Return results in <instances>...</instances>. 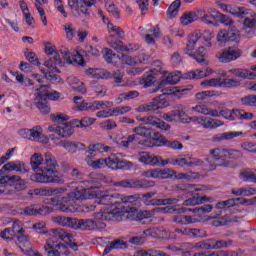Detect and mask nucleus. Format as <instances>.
I'll return each instance as SVG.
<instances>
[{
	"instance_id": "obj_1",
	"label": "nucleus",
	"mask_w": 256,
	"mask_h": 256,
	"mask_svg": "<svg viewBox=\"0 0 256 256\" xmlns=\"http://www.w3.org/2000/svg\"><path fill=\"white\" fill-rule=\"evenodd\" d=\"M45 53L46 55H53L54 57L46 60L44 62V66L47 69H50L53 73H61L58 67H63L65 63L68 65H73V63H77L80 67H85V59L79 52H76V55L71 59V52L69 48L61 47L59 51L55 45L51 44V42H46L45 44Z\"/></svg>"
},
{
	"instance_id": "obj_2",
	"label": "nucleus",
	"mask_w": 256,
	"mask_h": 256,
	"mask_svg": "<svg viewBox=\"0 0 256 256\" xmlns=\"http://www.w3.org/2000/svg\"><path fill=\"white\" fill-rule=\"evenodd\" d=\"M50 233H52V237L49 238L44 245L45 253L48 256H67L71 253L69 251V247L74 251L79 249L77 243L73 242V234H71V231L65 228H53L50 230ZM56 238L61 239V241H64V243H67L69 247H67V245L64 243H57Z\"/></svg>"
},
{
	"instance_id": "obj_3",
	"label": "nucleus",
	"mask_w": 256,
	"mask_h": 256,
	"mask_svg": "<svg viewBox=\"0 0 256 256\" xmlns=\"http://www.w3.org/2000/svg\"><path fill=\"white\" fill-rule=\"evenodd\" d=\"M57 167V160L51 152L45 153V158L40 167V173L32 174L30 179L36 183H56L58 185H63L65 180L63 179V174H60L55 170Z\"/></svg>"
},
{
	"instance_id": "obj_4",
	"label": "nucleus",
	"mask_w": 256,
	"mask_h": 256,
	"mask_svg": "<svg viewBox=\"0 0 256 256\" xmlns=\"http://www.w3.org/2000/svg\"><path fill=\"white\" fill-rule=\"evenodd\" d=\"M86 199H96L98 205H121L127 203V198L121 197V194H109V191L93 190L86 188Z\"/></svg>"
},
{
	"instance_id": "obj_5",
	"label": "nucleus",
	"mask_w": 256,
	"mask_h": 256,
	"mask_svg": "<svg viewBox=\"0 0 256 256\" xmlns=\"http://www.w3.org/2000/svg\"><path fill=\"white\" fill-rule=\"evenodd\" d=\"M210 155L216 161L215 167H231V161L227 159H241L243 152L236 149L215 148L210 150Z\"/></svg>"
},
{
	"instance_id": "obj_6",
	"label": "nucleus",
	"mask_w": 256,
	"mask_h": 256,
	"mask_svg": "<svg viewBox=\"0 0 256 256\" xmlns=\"http://www.w3.org/2000/svg\"><path fill=\"white\" fill-rule=\"evenodd\" d=\"M61 95L57 91L52 92H41L39 95H36L34 99V105L39 109L42 115H49L51 113V106L47 99L51 101H57Z\"/></svg>"
},
{
	"instance_id": "obj_7",
	"label": "nucleus",
	"mask_w": 256,
	"mask_h": 256,
	"mask_svg": "<svg viewBox=\"0 0 256 256\" xmlns=\"http://www.w3.org/2000/svg\"><path fill=\"white\" fill-rule=\"evenodd\" d=\"M215 37V34L209 31H204L201 34L199 31H196L188 36L187 43H186V53L187 55H191L193 49H195V45H197V41L199 39H204L205 42H202L205 47H212L211 39Z\"/></svg>"
},
{
	"instance_id": "obj_8",
	"label": "nucleus",
	"mask_w": 256,
	"mask_h": 256,
	"mask_svg": "<svg viewBox=\"0 0 256 256\" xmlns=\"http://www.w3.org/2000/svg\"><path fill=\"white\" fill-rule=\"evenodd\" d=\"M86 75H91L93 79H114L116 83H123V72L116 70L111 72L101 68H88L85 70Z\"/></svg>"
},
{
	"instance_id": "obj_9",
	"label": "nucleus",
	"mask_w": 256,
	"mask_h": 256,
	"mask_svg": "<svg viewBox=\"0 0 256 256\" xmlns=\"http://www.w3.org/2000/svg\"><path fill=\"white\" fill-rule=\"evenodd\" d=\"M114 187H123L124 189H148L155 187V182L146 179H125L114 182Z\"/></svg>"
},
{
	"instance_id": "obj_10",
	"label": "nucleus",
	"mask_w": 256,
	"mask_h": 256,
	"mask_svg": "<svg viewBox=\"0 0 256 256\" xmlns=\"http://www.w3.org/2000/svg\"><path fill=\"white\" fill-rule=\"evenodd\" d=\"M123 217H129V212L125 208L116 207L112 211L98 212L96 219L102 221H120Z\"/></svg>"
},
{
	"instance_id": "obj_11",
	"label": "nucleus",
	"mask_w": 256,
	"mask_h": 256,
	"mask_svg": "<svg viewBox=\"0 0 256 256\" xmlns=\"http://www.w3.org/2000/svg\"><path fill=\"white\" fill-rule=\"evenodd\" d=\"M11 236L17 237L19 241V247L20 249H23V247H30L31 242L28 235H25V229H23V226L21 224V221H15L12 224V230H11Z\"/></svg>"
},
{
	"instance_id": "obj_12",
	"label": "nucleus",
	"mask_w": 256,
	"mask_h": 256,
	"mask_svg": "<svg viewBox=\"0 0 256 256\" xmlns=\"http://www.w3.org/2000/svg\"><path fill=\"white\" fill-rule=\"evenodd\" d=\"M53 213V208L49 206H41L39 204H33L19 209L20 215L37 216V215H49Z\"/></svg>"
},
{
	"instance_id": "obj_13",
	"label": "nucleus",
	"mask_w": 256,
	"mask_h": 256,
	"mask_svg": "<svg viewBox=\"0 0 256 256\" xmlns=\"http://www.w3.org/2000/svg\"><path fill=\"white\" fill-rule=\"evenodd\" d=\"M139 161L140 163H145V165H153L156 167H165V165H168L167 159L163 160L161 156L151 155L149 152H142Z\"/></svg>"
},
{
	"instance_id": "obj_14",
	"label": "nucleus",
	"mask_w": 256,
	"mask_h": 256,
	"mask_svg": "<svg viewBox=\"0 0 256 256\" xmlns=\"http://www.w3.org/2000/svg\"><path fill=\"white\" fill-rule=\"evenodd\" d=\"M100 222L93 219H77L75 218L74 229H80V231H96L99 229Z\"/></svg>"
},
{
	"instance_id": "obj_15",
	"label": "nucleus",
	"mask_w": 256,
	"mask_h": 256,
	"mask_svg": "<svg viewBox=\"0 0 256 256\" xmlns=\"http://www.w3.org/2000/svg\"><path fill=\"white\" fill-rule=\"evenodd\" d=\"M243 54L241 49L228 48L218 55L220 63H231V61H237Z\"/></svg>"
},
{
	"instance_id": "obj_16",
	"label": "nucleus",
	"mask_w": 256,
	"mask_h": 256,
	"mask_svg": "<svg viewBox=\"0 0 256 256\" xmlns=\"http://www.w3.org/2000/svg\"><path fill=\"white\" fill-rule=\"evenodd\" d=\"M48 131L57 133V135L63 138L71 137L74 133V130L72 129L71 124H68V122L62 123L58 126L57 125L49 126Z\"/></svg>"
},
{
	"instance_id": "obj_17",
	"label": "nucleus",
	"mask_w": 256,
	"mask_h": 256,
	"mask_svg": "<svg viewBox=\"0 0 256 256\" xmlns=\"http://www.w3.org/2000/svg\"><path fill=\"white\" fill-rule=\"evenodd\" d=\"M172 118L174 121H178L179 123H191V119L185 113V106L183 104H178L174 107L172 111Z\"/></svg>"
},
{
	"instance_id": "obj_18",
	"label": "nucleus",
	"mask_w": 256,
	"mask_h": 256,
	"mask_svg": "<svg viewBox=\"0 0 256 256\" xmlns=\"http://www.w3.org/2000/svg\"><path fill=\"white\" fill-rule=\"evenodd\" d=\"M87 199V188H76L74 192L68 193L66 196L62 197V203H69V201H80Z\"/></svg>"
},
{
	"instance_id": "obj_19",
	"label": "nucleus",
	"mask_w": 256,
	"mask_h": 256,
	"mask_svg": "<svg viewBox=\"0 0 256 256\" xmlns=\"http://www.w3.org/2000/svg\"><path fill=\"white\" fill-rule=\"evenodd\" d=\"M166 161L168 164L170 163V165H175L176 167H184V165H187V167H193L201 163V161L195 158H168Z\"/></svg>"
},
{
	"instance_id": "obj_20",
	"label": "nucleus",
	"mask_w": 256,
	"mask_h": 256,
	"mask_svg": "<svg viewBox=\"0 0 256 256\" xmlns=\"http://www.w3.org/2000/svg\"><path fill=\"white\" fill-rule=\"evenodd\" d=\"M65 191H67L65 188H36L34 189V195H39L40 197H51L52 195H59Z\"/></svg>"
},
{
	"instance_id": "obj_21",
	"label": "nucleus",
	"mask_w": 256,
	"mask_h": 256,
	"mask_svg": "<svg viewBox=\"0 0 256 256\" xmlns=\"http://www.w3.org/2000/svg\"><path fill=\"white\" fill-rule=\"evenodd\" d=\"M181 81V77L176 73H170L165 79L161 80L156 88H153L150 93H157L163 85H177Z\"/></svg>"
},
{
	"instance_id": "obj_22",
	"label": "nucleus",
	"mask_w": 256,
	"mask_h": 256,
	"mask_svg": "<svg viewBox=\"0 0 256 256\" xmlns=\"http://www.w3.org/2000/svg\"><path fill=\"white\" fill-rule=\"evenodd\" d=\"M3 171H17V173H27L29 168L25 162L15 161V162H8L2 167Z\"/></svg>"
},
{
	"instance_id": "obj_23",
	"label": "nucleus",
	"mask_w": 256,
	"mask_h": 256,
	"mask_svg": "<svg viewBox=\"0 0 256 256\" xmlns=\"http://www.w3.org/2000/svg\"><path fill=\"white\" fill-rule=\"evenodd\" d=\"M111 149L110 146H105L101 143L98 144H90L87 150V153L90 155L86 159H91L92 157H95L97 153H109V150Z\"/></svg>"
},
{
	"instance_id": "obj_24",
	"label": "nucleus",
	"mask_w": 256,
	"mask_h": 256,
	"mask_svg": "<svg viewBox=\"0 0 256 256\" xmlns=\"http://www.w3.org/2000/svg\"><path fill=\"white\" fill-rule=\"evenodd\" d=\"M156 75L157 73L155 72V70L145 72L140 78V85H143V87H153L155 81H157Z\"/></svg>"
},
{
	"instance_id": "obj_25",
	"label": "nucleus",
	"mask_w": 256,
	"mask_h": 256,
	"mask_svg": "<svg viewBox=\"0 0 256 256\" xmlns=\"http://www.w3.org/2000/svg\"><path fill=\"white\" fill-rule=\"evenodd\" d=\"M192 111L200 113V115H209L210 117H219V110L212 109L205 104H199L192 107Z\"/></svg>"
},
{
	"instance_id": "obj_26",
	"label": "nucleus",
	"mask_w": 256,
	"mask_h": 256,
	"mask_svg": "<svg viewBox=\"0 0 256 256\" xmlns=\"http://www.w3.org/2000/svg\"><path fill=\"white\" fill-rule=\"evenodd\" d=\"M218 5L222 11H227L236 17H245V15H249V9H246L245 7H234L229 9L224 3H219Z\"/></svg>"
},
{
	"instance_id": "obj_27",
	"label": "nucleus",
	"mask_w": 256,
	"mask_h": 256,
	"mask_svg": "<svg viewBox=\"0 0 256 256\" xmlns=\"http://www.w3.org/2000/svg\"><path fill=\"white\" fill-rule=\"evenodd\" d=\"M179 203V199L177 198H166V199H151L150 201H146V205L148 207H161V205H175Z\"/></svg>"
},
{
	"instance_id": "obj_28",
	"label": "nucleus",
	"mask_w": 256,
	"mask_h": 256,
	"mask_svg": "<svg viewBox=\"0 0 256 256\" xmlns=\"http://www.w3.org/2000/svg\"><path fill=\"white\" fill-rule=\"evenodd\" d=\"M84 5H80L76 7V9L72 10V14L74 17H81L82 15H89V9L87 7H92V5H95V0H83Z\"/></svg>"
},
{
	"instance_id": "obj_29",
	"label": "nucleus",
	"mask_w": 256,
	"mask_h": 256,
	"mask_svg": "<svg viewBox=\"0 0 256 256\" xmlns=\"http://www.w3.org/2000/svg\"><path fill=\"white\" fill-rule=\"evenodd\" d=\"M43 155L41 153H34L30 158V165L36 173H41L43 167Z\"/></svg>"
},
{
	"instance_id": "obj_30",
	"label": "nucleus",
	"mask_w": 256,
	"mask_h": 256,
	"mask_svg": "<svg viewBox=\"0 0 256 256\" xmlns=\"http://www.w3.org/2000/svg\"><path fill=\"white\" fill-rule=\"evenodd\" d=\"M178 235H184L186 237H203L201 229L197 228H176L174 230Z\"/></svg>"
},
{
	"instance_id": "obj_31",
	"label": "nucleus",
	"mask_w": 256,
	"mask_h": 256,
	"mask_svg": "<svg viewBox=\"0 0 256 256\" xmlns=\"http://www.w3.org/2000/svg\"><path fill=\"white\" fill-rule=\"evenodd\" d=\"M217 13L218 11H214V14H206L204 10H198V19H201L206 25H215Z\"/></svg>"
},
{
	"instance_id": "obj_32",
	"label": "nucleus",
	"mask_w": 256,
	"mask_h": 256,
	"mask_svg": "<svg viewBox=\"0 0 256 256\" xmlns=\"http://www.w3.org/2000/svg\"><path fill=\"white\" fill-rule=\"evenodd\" d=\"M173 206H167L164 208L158 207L154 208L152 210H143L142 213L144 215L145 219H151L154 215H157V213H173Z\"/></svg>"
},
{
	"instance_id": "obj_33",
	"label": "nucleus",
	"mask_w": 256,
	"mask_h": 256,
	"mask_svg": "<svg viewBox=\"0 0 256 256\" xmlns=\"http://www.w3.org/2000/svg\"><path fill=\"white\" fill-rule=\"evenodd\" d=\"M75 219L76 218L56 216L53 218V221L61 227H70L71 229H75Z\"/></svg>"
},
{
	"instance_id": "obj_34",
	"label": "nucleus",
	"mask_w": 256,
	"mask_h": 256,
	"mask_svg": "<svg viewBox=\"0 0 256 256\" xmlns=\"http://www.w3.org/2000/svg\"><path fill=\"white\" fill-rule=\"evenodd\" d=\"M107 42L110 45V47H112V49H115V51L121 52V51H125L126 46L125 44H123V41L117 39V37H115V35L110 34L107 38Z\"/></svg>"
},
{
	"instance_id": "obj_35",
	"label": "nucleus",
	"mask_w": 256,
	"mask_h": 256,
	"mask_svg": "<svg viewBox=\"0 0 256 256\" xmlns=\"http://www.w3.org/2000/svg\"><path fill=\"white\" fill-rule=\"evenodd\" d=\"M149 33L152 34H146L144 40L148 45H155V39L161 37V29L159 26H154L153 29L149 30Z\"/></svg>"
},
{
	"instance_id": "obj_36",
	"label": "nucleus",
	"mask_w": 256,
	"mask_h": 256,
	"mask_svg": "<svg viewBox=\"0 0 256 256\" xmlns=\"http://www.w3.org/2000/svg\"><path fill=\"white\" fill-rule=\"evenodd\" d=\"M30 141H38L40 143L47 142V137L43 140V130L41 129V126H35L30 129Z\"/></svg>"
},
{
	"instance_id": "obj_37",
	"label": "nucleus",
	"mask_w": 256,
	"mask_h": 256,
	"mask_svg": "<svg viewBox=\"0 0 256 256\" xmlns=\"http://www.w3.org/2000/svg\"><path fill=\"white\" fill-rule=\"evenodd\" d=\"M239 219H241V217L225 215L220 218V220H214L212 225H214V227H223V225H227V223H237Z\"/></svg>"
},
{
	"instance_id": "obj_38",
	"label": "nucleus",
	"mask_w": 256,
	"mask_h": 256,
	"mask_svg": "<svg viewBox=\"0 0 256 256\" xmlns=\"http://www.w3.org/2000/svg\"><path fill=\"white\" fill-rule=\"evenodd\" d=\"M243 132H224L214 136V141H231V139H235V137H241Z\"/></svg>"
},
{
	"instance_id": "obj_39",
	"label": "nucleus",
	"mask_w": 256,
	"mask_h": 256,
	"mask_svg": "<svg viewBox=\"0 0 256 256\" xmlns=\"http://www.w3.org/2000/svg\"><path fill=\"white\" fill-rule=\"evenodd\" d=\"M129 145H145L143 141H139V137L137 134H132L127 137V140H123L120 142V146L125 149H129Z\"/></svg>"
},
{
	"instance_id": "obj_40",
	"label": "nucleus",
	"mask_w": 256,
	"mask_h": 256,
	"mask_svg": "<svg viewBox=\"0 0 256 256\" xmlns=\"http://www.w3.org/2000/svg\"><path fill=\"white\" fill-rule=\"evenodd\" d=\"M150 139L153 141L152 147H165L167 145V138L159 132H154Z\"/></svg>"
},
{
	"instance_id": "obj_41",
	"label": "nucleus",
	"mask_w": 256,
	"mask_h": 256,
	"mask_svg": "<svg viewBox=\"0 0 256 256\" xmlns=\"http://www.w3.org/2000/svg\"><path fill=\"white\" fill-rule=\"evenodd\" d=\"M205 55H207V49L201 46L196 50L194 54H191L190 56L193 57L197 63H200L201 65H207Z\"/></svg>"
},
{
	"instance_id": "obj_42",
	"label": "nucleus",
	"mask_w": 256,
	"mask_h": 256,
	"mask_svg": "<svg viewBox=\"0 0 256 256\" xmlns=\"http://www.w3.org/2000/svg\"><path fill=\"white\" fill-rule=\"evenodd\" d=\"M220 87L235 89L237 87H241V81L233 78H220Z\"/></svg>"
},
{
	"instance_id": "obj_43",
	"label": "nucleus",
	"mask_w": 256,
	"mask_h": 256,
	"mask_svg": "<svg viewBox=\"0 0 256 256\" xmlns=\"http://www.w3.org/2000/svg\"><path fill=\"white\" fill-rule=\"evenodd\" d=\"M173 221L177 223V225H191V223H195L196 219L191 216L179 214L173 216Z\"/></svg>"
},
{
	"instance_id": "obj_44",
	"label": "nucleus",
	"mask_w": 256,
	"mask_h": 256,
	"mask_svg": "<svg viewBox=\"0 0 256 256\" xmlns=\"http://www.w3.org/2000/svg\"><path fill=\"white\" fill-rule=\"evenodd\" d=\"M199 19V11L197 12H186L180 18L182 25H189L193 23V21H197Z\"/></svg>"
},
{
	"instance_id": "obj_45",
	"label": "nucleus",
	"mask_w": 256,
	"mask_h": 256,
	"mask_svg": "<svg viewBox=\"0 0 256 256\" xmlns=\"http://www.w3.org/2000/svg\"><path fill=\"white\" fill-rule=\"evenodd\" d=\"M135 256H170V255L161 250L149 249V250L136 251Z\"/></svg>"
},
{
	"instance_id": "obj_46",
	"label": "nucleus",
	"mask_w": 256,
	"mask_h": 256,
	"mask_svg": "<svg viewBox=\"0 0 256 256\" xmlns=\"http://www.w3.org/2000/svg\"><path fill=\"white\" fill-rule=\"evenodd\" d=\"M245 17L244 19V27H247L248 29H253L256 27V13L255 12H251V10H249V13L242 16Z\"/></svg>"
},
{
	"instance_id": "obj_47",
	"label": "nucleus",
	"mask_w": 256,
	"mask_h": 256,
	"mask_svg": "<svg viewBox=\"0 0 256 256\" xmlns=\"http://www.w3.org/2000/svg\"><path fill=\"white\" fill-rule=\"evenodd\" d=\"M151 103L154 111H157V109H165V107L169 105L164 95H160L159 97L155 98Z\"/></svg>"
},
{
	"instance_id": "obj_48",
	"label": "nucleus",
	"mask_w": 256,
	"mask_h": 256,
	"mask_svg": "<svg viewBox=\"0 0 256 256\" xmlns=\"http://www.w3.org/2000/svg\"><path fill=\"white\" fill-rule=\"evenodd\" d=\"M208 73L205 70L196 69L194 71H190L184 74V79H203V77H207Z\"/></svg>"
},
{
	"instance_id": "obj_49",
	"label": "nucleus",
	"mask_w": 256,
	"mask_h": 256,
	"mask_svg": "<svg viewBox=\"0 0 256 256\" xmlns=\"http://www.w3.org/2000/svg\"><path fill=\"white\" fill-rule=\"evenodd\" d=\"M240 179L250 183H256V174L251 169H245L239 174Z\"/></svg>"
},
{
	"instance_id": "obj_50",
	"label": "nucleus",
	"mask_w": 256,
	"mask_h": 256,
	"mask_svg": "<svg viewBox=\"0 0 256 256\" xmlns=\"http://www.w3.org/2000/svg\"><path fill=\"white\" fill-rule=\"evenodd\" d=\"M175 179H184V181H194V179H199V173L188 171L186 173H177Z\"/></svg>"
},
{
	"instance_id": "obj_51",
	"label": "nucleus",
	"mask_w": 256,
	"mask_h": 256,
	"mask_svg": "<svg viewBox=\"0 0 256 256\" xmlns=\"http://www.w3.org/2000/svg\"><path fill=\"white\" fill-rule=\"evenodd\" d=\"M133 133H135L138 137H146V139H151V129L144 127L143 125H139L133 129Z\"/></svg>"
},
{
	"instance_id": "obj_52",
	"label": "nucleus",
	"mask_w": 256,
	"mask_h": 256,
	"mask_svg": "<svg viewBox=\"0 0 256 256\" xmlns=\"http://www.w3.org/2000/svg\"><path fill=\"white\" fill-rule=\"evenodd\" d=\"M86 161L92 169H103L107 167V158H99L96 161L86 159Z\"/></svg>"
},
{
	"instance_id": "obj_53",
	"label": "nucleus",
	"mask_w": 256,
	"mask_h": 256,
	"mask_svg": "<svg viewBox=\"0 0 256 256\" xmlns=\"http://www.w3.org/2000/svg\"><path fill=\"white\" fill-rule=\"evenodd\" d=\"M118 164H119V157H117V155L112 154L111 156L106 158V167H108V169L117 171Z\"/></svg>"
},
{
	"instance_id": "obj_54",
	"label": "nucleus",
	"mask_w": 256,
	"mask_h": 256,
	"mask_svg": "<svg viewBox=\"0 0 256 256\" xmlns=\"http://www.w3.org/2000/svg\"><path fill=\"white\" fill-rule=\"evenodd\" d=\"M113 105L111 101H93L92 111H99L100 109H107Z\"/></svg>"
},
{
	"instance_id": "obj_55",
	"label": "nucleus",
	"mask_w": 256,
	"mask_h": 256,
	"mask_svg": "<svg viewBox=\"0 0 256 256\" xmlns=\"http://www.w3.org/2000/svg\"><path fill=\"white\" fill-rule=\"evenodd\" d=\"M1 173H3V170H0V184L5 183H19L21 181V177L18 175L13 176H1Z\"/></svg>"
},
{
	"instance_id": "obj_56",
	"label": "nucleus",
	"mask_w": 256,
	"mask_h": 256,
	"mask_svg": "<svg viewBox=\"0 0 256 256\" xmlns=\"http://www.w3.org/2000/svg\"><path fill=\"white\" fill-rule=\"evenodd\" d=\"M200 85L201 87H221V77L203 80Z\"/></svg>"
},
{
	"instance_id": "obj_57",
	"label": "nucleus",
	"mask_w": 256,
	"mask_h": 256,
	"mask_svg": "<svg viewBox=\"0 0 256 256\" xmlns=\"http://www.w3.org/2000/svg\"><path fill=\"white\" fill-rule=\"evenodd\" d=\"M216 95H218L217 91L206 90L196 93L195 97L197 101H204V99H207V97H215Z\"/></svg>"
},
{
	"instance_id": "obj_58",
	"label": "nucleus",
	"mask_w": 256,
	"mask_h": 256,
	"mask_svg": "<svg viewBox=\"0 0 256 256\" xmlns=\"http://www.w3.org/2000/svg\"><path fill=\"white\" fill-rule=\"evenodd\" d=\"M103 53V58L106 61V63H113L114 59H119V55L115 54V52H113V50L109 48H105L103 50Z\"/></svg>"
},
{
	"instance_id": "obj_59",
	"label": "nucleus",
	"mask_w": 256,
	"mask_h": 256,
	"mask_svg": "<svg viewBox=\"0 0 256 256\" xmlns=\"http://www.w3.org/2000/svg\"><path fill=\"white\" fill-rule=\"evenodd\" d=\"M190 249H196V251L205 250L209 251L211 248H209V244L207 240H202L197 243L189 244Z\"/></svg>"
},
{
	"instance_id": "obj_60",
	"label": "nucleus",
	"mask_w": 256,
	"mask_h": 256,
	"mask_svg": "<svg viewBox=\"0 0 256 256\" xmlns=\"http://www.w3.org/2000/svg\"><path fill=\"white\" fill-rule=\"evenodd\" d=\"M177 171L171 168L160 169V179H175Z\"/></svg>"
},
{
	"instance_id": "obj_61",
	"label": "nucleus",
	"mask_w": 256,
	"mask_h": 256,
	"mask_svg": "<svg viewBox=\"0 0 256 256\" xmlns=\"http://www.w3.org/2000/svg\"><path fill=\"white\" fill-rule=\"evenodd\" d=\"M224 125L223 121L215 118H208L205 124V129H217Z\"/></svg>"
},
{
	"instance_id": "obj_62",
	"label": "nucleus",
	"mask_w": 256,
	"mask_h": 256,
	"mask_svg": "<svg viewBox=\"0 0 256 256\" xmlns=\"http://www.w3.org/2000/svg\"><path fill=\"white\" fill-rule=\"evenodd\" d=\"M242 105L256 107V95L250 94L241 98Z\"/></svg>"
},
{
	"instance_id": "obj_63",
	"label": "nucleus",
	"mask_w": 256,
	"mask_h": 256,
	"mask_svg": "<svg viewBox=\"0 0 256 256\" xmlns=\"http://www.w3.org/2000/svg\"><path fill=\"white\" fill-rule=\"evenodd\" d=\"M32 229L36 231V233H40L41 235H45L47 233V224L43 221L37 222L32 225Z\"/></svg>"
},
{
	"instance_id": "obj_64",
	"label": "nucleus",
	"mask_w": 256,
	"mask_h": 256,
	"mask_svg": "<svg viewBox=\"0 0 256 256\" xmlns=\"http://www.w3.org/2000/svg\"><path fill=\"white\" fill-rule=\"evenodd\" d=\"M217 21H219L220 23H223V25H233L234 21L233 19H231V17L222 14L221 12H217Z\"/></svg>"
}]
</instances>
